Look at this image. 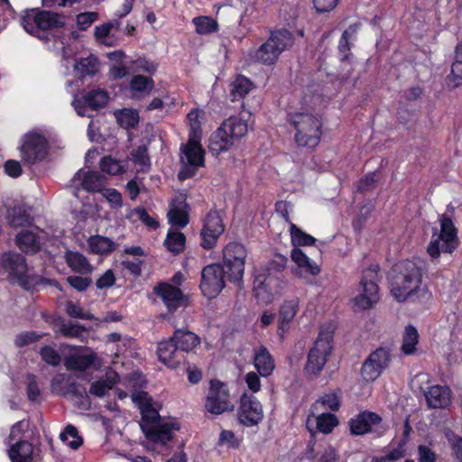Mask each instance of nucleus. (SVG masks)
Returning <instances> with one entry per match:
<instances>
[{
  "label": "nucleus",
  "mask_w": 462,
  "mask_h": 462,
  "mask_svg": "<svg viewBox=\"0 0 462 462\" xmlns=\"http://www.w3.org/2000/svg\"><path fill=\"white\" fill-rule=\"evenodd\" d=\"M423 274V268L412 261L395 263L389 278L392 296L398 302L423 297L428 292L427 287L422 286Z\"/></svg>",
  "instance_id": "1"
},
{
  "label": "nucleus",
  "mask_w": 462,
  "mask_h": 462,
  "mask_svg": "<svg viewBox=\"0 0 462 462\" xmlns=\"http://www.w3.org/2000/svg\"><path fill=\"white\" fill-rule=\"evenodd\" d=\"M287 123L294 129V142L299 147L315 149L320 143L323 122L320 116L306 112H290Z\"/></svg>",
  "instance_id": "2"
},
{
  "label": "nucleus",
  "mask_w": 462,
  "mask_h": 462,
  "mask_svg": "<svg viewBox=\"0 0 462 462\" xmlns=\"http://www.w3.org/2000/svg\"><path fill=\"white\" fill-rule=\"evenodd\" d=\"M295 38L288 29H277L271 32L269 38L257 49L249 51L250 60L266 66L276 63L282 51L291 48Z\"/></svg>",
  "instance_id": "3"
},
{
  "label": "nucleus",
  "mask_w": 462,
  "mask_h": 462,
  "mask_svg": "<svg viewBox=\"0 0 462 462\" xmlns=\"http://www.w3.org/2000/svg\"><path fill=\"white\" fill-rule=\"evenodd\" d=\"M248 131L245 120L230 116L213 132L209 137L208 149L213 155L228 151Z\"/></svg>",
  "instance_id": "4"
},
{
  "label": "nucleus",
  "mask_w": 462,
  "mask_h": 462,
  "mask_svg": "<svg viewBox=\"0 0 462 462\" xmlns=\"http://www.w3.org/2000/svg\"><path fill=\"white\" fill-rule=\"evenodd\" d=\"M64 16L41 8H29L22 12L20 25L32 36L42 39L41 32L60 29L65 26Z\"/></svg>",
  "instance_id": "5"
},
{
  "label": "nucleus",
  "mask_w": 462,
  "mask_h": 462,
  "mask_svg": "<svg viewBox=\"0 0 462 462\" xmlns=\"http://www.w3.org/2000/svg\"><path fill=\"white\" fill-rule=\"evenodd\" d=\"M333 344V332L321 328L307 356V362L304 366V372L307 375L318 377L321 374L331 356Z\"/></svg>",
  "instance_id": "6"
},
{
  "label": "nucleus",
  "mask_w": 462,
  "mask_h": 462,
  "mask_svg": "<svg viewBox=\"0 0 462 462\" xmlns=\"http://www.w3.org/2000/svg\"><path fill=\"white\" fill-rule=\"evenodd\" d=\"M459 245L457 229L450 217H443L440 222V232L437 229L427 247V252L432 259L440 256V253L452 254Z\"/></svg>",
  "instance_id": "7"
},
{
  "label": "nucleus",
  "mask_w": 462,
  "mask_h": 462,
  "mask_svg": "<svg viewBox=\"0 0 462 462\" xmlns=\"http://www.w3.org/2000/svg\"><path fill=\"white\" fill-rule=\"evenodd\" d=\"M247 250L238 242H230L223 248V266L227 274V280L235 284H240L245 273Z\"/></svg>",
  "instance_id": "8"
},
{
  "label": "nucleus",
  "mask_w": 462,
  "mask_h": 462,
  "mask_svg": "<svg viewBox=\"0 0 462 462\" xmlns=\"http://www.w3.org/2000/svg\"><path fill=\"white\" fill-rule=\"evenodd\" d=\"M378 264H372L364 271L359 282V294L354 299L355 305L362 310L371 309L379 300Z\"/></svg>",
  "instance_id": "9"
},
{
  "label": "nucleus",
  "mask_w": 462,
  "mask_h": 462,
  "mask_svg": "<svg viewBox=\"0 0 462 462\" xmlns=\"http://www.w3.org/2000/svg\"><path fill=\"white\" fill-rule=\"evenodd\" d=\"M392 356V348L388 346H381L372 351L362 364L360 369L362 380L365 383L376 381L389 367Z\"/></svg>",
  "instance_id": "10"
},
{
  "label": "nucleus",
  "mask_w": 462,
  "mask_h": 462,
  "mask_svg": "<svg viewBox=\"0 0 462 462\" xmlns=\"http://www.w3.org/2000/svg\"><path fill=\"white\" fill-rule=\"evenodd\" d=\"M49 152L50 143L43 134L28 132L23 136L20 153L25 164L34 165L44 161Z\"/></svg>",
  "instance_id": "11"
},
{
  "label": "nucleus",
  "mask_w": 462,
  "mask_h": 462,
  "mask_svg": "<svg viewBox=\"0 0 462 462\" xmlns=\"http://www.w3.org/2000/svg\"><path fill=\"white\" fill-rule=\"evenodd\" d=\"M227 274L221 263L206 265L201 271L199 289L208 299L217 298L226 287Z\"/></svg>",
  "instance_id": "12"
},
{
  "label": "nucleus",
  "mask_w": 462,
  "mask_h": 462,
  "mask_svg": "<svg viewBox=\"0 0 462 462\" xmlns=\"http://www.w3.org/2000/svg\"><path fill=\"white\" fill-rule=\"evenodd\" d=\"M204 407L208 412L214 415H220L234 409L229 389L225 383L217 379L210 380Z\"/></svg>",
  "instance_id": "13"
},
{
  "label": "nucleus",
  "mask_w": 462,
  "mask_h": 462,
  "mask_svg": "<svg viewBox=\"0 0 462 462\" xmlns=\"http://www.w3.org/2000/svg\"><path fill=\"white\" fill-rule=\"evenodd\" d=\"M51 386L52 392L59 395L64 397L71 395L78 398L80 402L79 406L81 407L87 408L90 405L86 388L73 380L70 375L58 374L52 378Z\"/></svg>",
  "instance_id": "14"
},
{
  "label": "nucleus",
  "mask_w": 462,
  "mask_h": 462,
  "mask_svg": "<svg viewBox=\"0 0 462 462\" xmlns=\"http://www.w3.org/2000/svg\"><path fill=\"white\" fill-rule=\"evenodd\" d=\"M237 420L245 427H254L263 420L261 402L253 394L244 393L240 396Z\"/></svg>",
  "instance_id": "15"
},
{
  "label": "nucleus",
  "mask_w": 462,
  "mask_h": 462,
  "mask_svg": "<svg viewBox=\"0 0 462 462\" xmlns=\"http://www.w3.org/2000/svg\"><path fill=\"white\" fill-rule=\"evenodd\" d=\"M153 294L163 302L169 313H174L179 308L189 305V298L181 289L167 282H159L152 289Z\"/></svg>",
  "instance_id": "16"
},
{
  "label": "nucleus",
  "mask_w": 462,
  "mask_h": 462,
  "mask_svg": "<svg viewBox=\"0 0 462 462\" xmlns=\"http://www.w3.org/2000/svg\"><path fill=\"white\" fill-rule=\"evenodd\" d=\"M180 429L176 421L161 422L143 431L145 438L156 445H159L162 450H171V443L173 441V433Z\"/></svg>",
  "instance_id": "17"
},
{
  "label": "nucleus",
  "mask_w": 462,
  "mask_h": 462,
  "mask_svg": "<svg viewBox=\"0 0 462 462\" xmlns=\"http://www.w3.org/2000/svg\"><path fill=\"white\" fill-rule=\"evenodd\" d=\"M156 354L159 361L171 369L178 368L186 360L185 355L171 337L158 343Z\"/></svg>",
  "instance_id": "18"
},
{
  "label": "nucleus",
  "mask_w": 462,
  "mask_h": 462,
  "mask_svg": "<svg viewBox=\"0 0 462 462\" xmlns=\"http://www.w3.org/2000/svg\"><path fill=\"white\" fill-rule=\"evenodd\" d=\"M134 401L139 404L141 412V429L143 431L150 427L161 423L159 411L153 408L152 400L147 393L142 392L134 397Z\"/></svg>",
  "instance_id": "19"
},
{
  "label": "nucleus",
  "mask_w": 462,
  "mask_h": 462,
  "mask_svg": "<svg viewBox=\"0 0 462 462\" xmlns=\"http://www.w3.org/2000/svg\"><path fill=\"white\" fill-rule=\"evenodd\" d=\"M381 421L382 417L379 414L364 411L349 420V430L353 436H362L372 432V426L377 425Z\"/></svg>",
  "instance_id": "20"
},
{
  "label": "nucleus",
  "mask_w": 462,
  "mask_h": 462,
  "mask_svg": "<svg viewBox=\"0 0 462 462\" xmlns=\"http://www.w3.org/2000/svg\"><path fill=\"white\" fill-rule=\"evenodd\" d=\"M2 263L10 276L16 278L19 280L20 283L23 285L27 278V263L25 258L20 254L7 252L3 254Z\"/></svg>",
  "instance_id": "21"
},
{
  "label": "nucleus",
  "mask_w": 462,
  "mask_h": 462,
  "mask_svg": "<svg viewBox=\"0 0 462 462\" xmlns=\"http://www.w3.org/2000/svg\"><path fill=\"white\" fill-rule=\"evenodd\" d=\"M109 99L108 93L101 88L91 89L82 96L81 100L75 104V109L79 116H83L82 107H88L91 110H98L106 106Z\"/></svg>",
  "instance_id": "22"
},
{
  "label": "nucleus",
  "mask_w": 462,
  "mask_h": 462,
  "mask_svg": "<svg viewBox=\"0 0 462 462\" xmlns=\"http://www.w3.org/2000/svg\"><path fill=\"white\" fill-rule=\"evenodd\" d=\"M201 137L193 138L189 136L188 143L181 146L187 163L192 167L199 168L204 166L205 150L200 143Z\"/></svg>",
  "instance_id": "23"
},
{
  "label": "nucleus",
  "mask_w": 462,
  "mask_h": 462,
  "mask_svg": "<svg viewBox=\"0 0 462 462\" xmlns=\"http://www.w3.org/2000/svg\"><path fill=\"white\" fill-rule=\"evenodd\" d=\"M253 365L263 377L270 376L275 369L274 358L264 346L254 349Z\"/></svg>",
  "instance_id": "24"
},
{
  "label": "nucleus",
  "mask_w": 462,
  "mask_h": 462,
  "mask_svg": "<svg viewBox=\"0 0 462 462\" xmlns=\"http://www.w3.org/2000/svg\"><path fill=\"white\" fill-rule=\"evenodd\" d=\"M291 258L296 263L297 269L293 270V273L302 278V270L312 275L317 276L320 273V267L300 248H293L291 252Z\"/></svg>",
  "instance_id": "25"
},
{
  "label": "nucleus",
  "mask_w": 462,
  "mask_h": 462,
  "mask_svg": "<svg viewBox=\"0 0 462 462\" xmlns=\"http://www.w3.org/2000/svg\"><path fill=\"white\" fill-rule=\"evenodd\" d=\"M7 220L14 228L29 226L33 220L31 217V208L23 203L15 204L7 209Z\"/></svg>",
  "instance_id": "26"
},
{
  "label": "nucleus",
  "mask_w": 462,
  "mask_h": 462,
  "mask_svg": "<svg viewBox=\"0 0 462 462\" xmlns=\"http://www.w3.org/2000/svg\"><path fill=\"white\" fill-rule=\"evenodd\" d=\"M412 431V428L410 423V417H407L404 425H403V432L402 437L398 441L397 446L391 449L388 453L379 457H376L375 462H388V461H395L405 456V447L410 439V435Z\"/></svg>",
  "instance_id": "27"
},
{
  "label": "nucleus",
  "mask_w": 462,
  "mask_h": 462,
  "mask_svg": "<svg viewBox=\"0 0 462 462\" xmlns=\"http://www.w3.org/2000/svg\"><path fill=\"white\" fill-rule=\"evenodd\" d=\"M428 405L431 408H447L451 403L450 390L440 385L430 386L425 393Z\"/></svg>",
  "instance_id": "28"
},
{
  "label": "nucleus",
  "mask_w": 462,
  "mask_h": 462,
  "mask_svg": "<svg viewBox=\"0 0 462 462\" xmlns=\"http://www.w3.org/2000/svg\"><path fill=\"white\" fill-rule=\"evenodd\" d=\"M171 338L184 355L200 344L199 337L187 329H176Z\"/></svg>",
  "instance_id": "29"
},
{
  "label": "nucleus",
  "mask_w": 462,
  "mask_h": 462,
  "mask_svg": "<svg viewBox=\"0 0 462 462\" xmlns=\"http://www.w3.org/2000/svg\"><path fill=\"white\" fill-rule=\"evenodd\" d=\"M32 455L33 446L27 440H17L8 449L11 462H32Z\"/></svg>",
  "instance_id": "30"
},
{
  "label": "nucleus",
  "mask_w": 462,
  "mask_h": 462,
  "mask_svg": "<svg viewBox=\"0 0 462 462\" xmlns=\"http://www.w3.org/2000/svg\"><path fill=\"white\" fill-rule=\"evenodd\" d=\"M16 245L25 254H36L41 249L40 237L30 230H23L16 235Z\"/></svg>",
  "instance_id": "31"
},
{
  "label": "nucleus",
  "mask_w": 462,
  "mask_h": 462,
  "mask_svg": "<svg viewBox=\"0 0 462 462\" xmlns=\"http://www.w3.org/2000/svg\"><path fill=\"white\" fill-rule=\"evenodd\" d=\"M189 206L185 199L178 201V205L172 206L169 210L168 217L170 223L180 228L187 226L189 222Z\"/></svg>",
  "instance_id": "32"
},
{
  "label": "nucleus",
  "mask_w": 462,
  "mask_h": 462,
  "mask_svg": "<svg viewBox=\"0 0 462 462\" xmlns=\"http://www.w3.org/2000/svg\"><path fill=\"white\" fill-rule=\"evenodd\" d=\"M88 245L95 254L107 255L116 249L117 245L110 238L100 235L89 236Z\"/></svg>",
  "instance_id": "33"
},
{
  "label": "nucleus",
  "mask_w": 462,
  "mask_h": 462,
  "mask_svg": "<svg viewBox=\"0 0 462 462\" xmlns=\"http://www.w3.org/2000/svg\"><path fill=\"white\" fill-rule=\"evenodd\" d=\"M106 178L97 171H88L83 173L81 187L88 192H100L106 185Z\"/></svg>",
  "instance_id": "34"
},
{
  "label": "nucleus",
  "mask_w": 462,
  "mask_h": 462,
  "mask_svg": "<svg viewBox=\"0 0 462 462\" xmlns=\"http://www.w3.org/2000/svg\"><path fill=\"white\" fill-rule=\"evenodd\" d=\"M448 79L453 83V88L462 85V40L455 47L454 61Z\"/></svg>",
  "instance_id": "35"
},
{
  "label": "nucleus",
  "mask_w": 462,
  "mask_h": 462,
  "mask_svg": "<svg viewBox=\"0 0 462 462\" xmlns=\"http://www.w3.org/2000/svg\"><path fill=\"white\" fill-rule=\"evenodd\" d=\"M254 84L247 77L238 75L231 84L230 97L232 101L243 99L253 88Z\"/></svg>",
  "instance_id": "36"
},
{
  "label": "nucleus",
  "mask_w": 462,
  "mask_h": 462,
  "mask_svg": "<svg viewBox=\"0 0 462 462\" xmlns=\"http://www.w3.org/2000/svg\"><path fill=\"white\" fill-rule=\"evenodd\" d=\"M68 265L80 274L90 273L93 270L88 259L79 252H69L66 256Z\"/></svg>",
  "instance_id": "37"
},
{
  "label": "nucleus",
  "mask_w": 462,
  "mask_h": 462,
  "mask_svg": "<svg viewBox=\"0 0 462 462\" xmlns=\"http://www.w3.org/2000/svg\"><path fill=\"white\" fill-rule=\"evenodd\" d=\"M195 32L199 35H208L219 31V25L216 19L208 15H199L192 19Z\"/></svg>",
  "instance_id": "38"
},
{
  "label": "nucleus",
  "mask_w": 462,
  "mask_h": 462,
  "mask_svg": "<svg viewBox=\"0 0 462 462\" xmlns=\"http://www.w3.org/2000/svg\"><path fill=\"white\" fill-rule=\"evenodd\" d=\"M94 362L93 355H70L64 360V365L70 371H84Z\"/></svg>",
  "instance_id": "39"
},
{
  "label": "nucleus",
  "mask_w": 462,
  "mask_h": 462,
  "mask_svg": "<svg viewBox=\"0 0 462 462\" xmlns=\"http://www.w3.org/2000/svg\"><path fill=\"white\" fill-rule=\"evenodd\" d=\"M419 343V333L417 328L412 325L405 327L402 337V352L404 355L411 356L415 353L416 346Z\"/></svg>",
  "instance_id": "40"
},
{
  "label": "nucleus",
  "mask_w": 462,
  "mask_h": 462,
  "mask_svg": "<svg viewBox=\"0 0 462 462\" xmlns=\"http://www.w3.org/2000/svg\"><path fill=\"white\" fill-rule=\"evenodd\" d=\"M186 236L180 231H169L164 240V245L173 254H179L185 249Z\"/></svg>",
  "instance_id": "41"
},
{
  "label": "nucleus",
  "mask_w": 462,
  "mask_h": 462,
  "mask_svg": "<svg viewBox=\"0 0 462 462\" xmlns=\"http://www.w3.org/2000/svg\"><path fill=\"white\" fill-rule=\"evenodd\" d=\"M291 244L298 248L299 246H311L316 243V238L299 228L291 223L290 226Z\"/></svg>",
  "instance_id": "42"
},
{
  "label": "nucleus",
  "mask_w": 462,
  "mask_h": 462,
  "mask_svg": "<svg viewBox=\"0 0 462 462\" xmlns=\"http://www.w3.org/2000/svg\"><path fill=\"white\" fill-rule=\"evenodd\" d=\"M60 439L72 449H78L83 444L82 437L79 436L78 429L72 424L65 427L60 434Z\"/></svg>",
  "instance_id": "43"
},
{
  "label": "nucleus",
  "mask_w": 462,
  "mask_h": 462,
  "mask_svg": "<svg viewBox=\"0 0 462 462\" xmlns=\"http://www.w3.org/2000/svg\"><path fill=\"white\" fill-rule=\"evenodd\" d=\"M59 333L66 338H79L87 331L85 326L79 323H66L62 319H59Z\"/></svg>",
  "instance_id": "44"
},
{
  "label": "nucleus",
  "mask_w": 462,
  "mask_h": 462,
  "mask_svg": "<svg viewBox=\"0 0 462 462\" xmlns=\"http://www.w3.org/2000/svg\"><path fill=\"white\" fill-rule=\"evenodd\" d=\"M225 231L211 229L202 226L200 230V246L205 250H211L216 247L218 238Z\"/></svg>",
  "instance_id": "45"
},
{
  "label": "nucleus",
  "mask_w": 462,
  "mask_h": 462,
  "mask_svg": "<svg viewBox=\"0 0 462 462\" xmlns=\"http://www.w3.org/2000/svg\"><path fill=\"white\" fill-rule=\"evenodd\" d=\"M299 310V300L292 299L285 300L279 310V319L283 323H291Z\"/></svg>",
  "instance_id": "46"
},
{
  "label": "nucleus",
  "mask_w": 462,
  "mask_h": 462,
  "mask_svg": "<svg viewBox=\"0 0 462 462\" xmlns=\"http://www.w3.org/2000/svg\"><path fill=\"white\" fill-rule=\"evenodd\" d=\"M100 170L109 175H120L125 171V165L121 161L114 159L112 156H104L100 161Z\"/></svg>",
  "instance_id": "47"
},
{
  "label": "nucleus",
  "mask_w": 462,
  "mask_h": 462,
  "mask_svg": "<svg viewBox=\"0 0 462 462\" xmlns=\"http://www.w3.org/2000/svg\"><path fill=\"white\" fill-rule=\"evenodd\" d=\"M337 417L329 412L321 413L317 418V429L323 434H329L333 431L334 428L337 426Z\"/></svg>",
  "instance_id": "48"
},
{
  "label": "nucleus",
  "mask_w": 462,
  "mask_h": 462,
  "mask_svg": "<svg viewBox=\"0 0 462 462\" xmlns=\"http://www.w3.org/2000/svg\"><path fill=\"white\" fill-rule=\"evenodd\" d=\"M202 114L203 111L199 108H193L188 113L187 120L189 126V136H193V138L201 137L202 128L199 117Z\"/></svg>",
  "instance_id": "49"
},
{
  "label": "nucleus",
  "mask_w": 462,
  "mask_h": 462,
  "mask_svg": "<svg viewBox=\"0 0 462 462\" xmlns=\"http://www.w3.org/2000/svg\"><path fill=\"white\" fill-rule=\"evenodd\" d=\"M117 121L125 129H134L139 124V114L134 109H123L117 116Z\"/></svg>",
  "instance_id": "50"
},
{
  "label": "nucleus",
  "mask_w": 462,
  "mask_h": 462,
  "mask_svg": "<svg viewBox=\"0 0 462 462\" xmlns=\"http://www.w3.org/2000/svg\"><path fill=\"white\" fill-rule=\"evenodd\" d=\"M203 226L208 227L211 229H219L220 231H225V225L223 223L222 211L217 209H211L206 215Z\"/></svg>",
  "instance_id": "51"
},
{
  "label": "nucleus",
  "mask_w": 462,
  "mask_h": 462,
  "mask_svg": "<svg viewBox=\"0 0 462 462\" xmlns=\"http://www.w3.org/2000/svg\"><path fill=\"white\" fill-rule=\"evenodd\" d=\"M132 159L135 164H138L144 168L150 169L151 161L148 153V148L145 145H139L134 149L131 152Z\"/></svg>",
  "instance_id": "52"
},
{
  "label": "nucleus",
  "mask_w": 462,
  "mask_h": 462,
  "mask_svg": "<svg viewBox=\"0 0 462 462\" xmlns=\"http://www.w3.org/2000/svg\"><path fill=\"white\" fill-rule=\"evenodd\" d=\"M66 312L71 318L85 319V320H95L96 318L89 312H85L81 306L71 300L66 303Z\"/></svg>",
  "instance_id": "53"
},
{
  "label": "nucleus",
  "mask_w": 462,
  "mask_h": 462,
  "mask_svg": "<svg viewBox=\"0 0 462 462\" xmlns=\"http://www.w3.org/2000/svg\"><path fill=\"white\" fill-rule=\"evenodd\" d=\"M44 334H38L36 331H24L16 335L14 338V345L17 347H23L30 344L39 341L43 337Z\"/></svg>",
  "instance_id": "54"
},
{
  "label": "nucleus",
  "mask_w": 462,
  "mask_h": 462,
  "mask_svg": "<svg viewBox=\"0 0 462 462\" xmlns=\"http://www.w3.org/2000/svg\"><path fill=\"white\" fill-rule=\"evenodd\" d=\"M40 356L42 361L51 366H58L60 364L61 357L60 354L51 346H43L40 349Z\"/></svg>",
  "instance_id": "55"
},
{
  "label": "nucleus",
  "mask_w": 462,
  "mask_h": 462,
  "mask_svg": "<svg viewBox=\"0 0 462 462\" xmlns=\"http://www.w3.org/2000/svg\"><path fill=\"white\" fill-rule=\"evenodd\" d=\"M26 394L30 402H37L40 395L41 390L37 382V376L33 374H28L26 375Z\"/></svg>",
  "instance_id": "56"
},
{
  "label": "nucleus",
  "mask_w": 462,
  "mask_h": 462,
  "mask_svg": "<svg viewBox=\"0 0 462 462\" xmlns=\"http://www.w3.org/2000/svg\"><path fill=\"white\" fill-rule=\"evenodd\" d=\"M66 281L69 286L79 292L86 291L92 283V279L90 277H82L78 275H69L66 278Z\"/></svg>",
  "instance_id": "57"
},
{
  "label": "nucleus",
  "mask_w": 462,
  "mask_h": 462,
  "mask_svg": "<svg viewBox=\"0 0 462 462\" xmlns=\"http://www.w3.org/2000/svg\"><path fill=\"white\" fill-rule=\"evenodd\" d=\"M130 87L134 91L143 92L147 88L151 89L153 88V80L143 75H136L133 77Z\"/></svg>",
  "instance_id": "58"
},
{
  "label": "nucleus",
  "mask_w": 462,
  "mask_h": 462,
  "mask_svg": "<svg viewBox=\"0 0 462 462\" xmlns=\"http://www.w3.org/2000/svg\"><path fill=\"white\" fill-rule=\"evenodd\" d=\"M101 192L103 197L110 203L112 208H119L123 206V198L117 189L107 188L103 189Z\"/></svg>",
  "instance_id": "59"
},
{
  "label": "nucleus",
  "mask_w": 462,
  "mask_h": 462,
  "mask_svg": "<svg viewBox=\"0 0 462 462\" xmlns=\"http://www.w3.org/2000/svg\"><path fill=\"white\" fill-rule=\"evenodd\" d=\"M98 14L95 12L80 13L77 15V25L80 31H86L97 19Z\"/></svg>",
  "instance_id": "60"
},
{
  "label": "nucleus",
  "mask_w": 462,
  "mask_h": 462,
  "mask_svg": "<svg viewBox=\"0 0 462 462\" xmlns=\"http://www.w3.org/2000/svg\"><path fill=\"white\" fill-rule=\"evenodd\" d=\"M75 69L81 75L93 76L97 72L96 63L89 58L80 59L75 65Z\"/></svg>",
  "instance_id": "61"
},
{
  "label": "nucleus",
  "mask_w": 462,
  "mask_h": 462,
  "mask_svg": "<svg viewBox=\"0 0 462 462\" xmlns=\"http://www.w3.org/2000/svg\"><path fill=\"white\" fill-rule=\"evenodd\" d=\"M116 280L113 270L108 269L96 281V286L98 290L108 289L114 286Z\"/></svg>",
  "instance_id": "62"
},
{
  "label": "nucleus",
  "mask_w": 462,
  "mask_h": 462,
  "mask_svg": "<svg viewBox=\"0 0 462 462\" xmlns=\"http://www.w3.org/2000/svg\"><path fill=\"white\" fill-rule=\"evenodd\" d=\"M136 216L146 226L155 229L159 226V222L151 217L143 207H138L134 209Z\"/></svg>",
  "instance_id": "63"
},
{
  "label": "nucleus",
  "mask_w": 462,
  "mask_h": 462,
  "mask_svg": "<svg viewBox=\"0 0 462 462\" xmlns=\"http://www.w3.org/2000/svg\"><path fill=\"white\" fill-rule=\"evenodd\" d=\"M111 388V385L104 381L98 380L91 383L89 388V393L97 397H104L107 391Z\"/></svg>",
  "instance_id": "64"
}]
</instances>
